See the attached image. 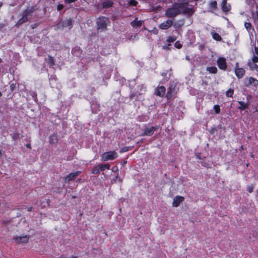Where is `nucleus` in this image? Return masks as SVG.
Wrapping results in <instances>:
<instances>
[{"label": "nucleus", "instance_id": "nucleus-17", "mask_svg": "<svg viewBox=\"0 0 258 258\" xmlns=\"http://www.w3.org/2000/svg\"><path fill=\"white\" fill-rule=\"evenodd\" d=\"M209 12H212L217 8V3L216 1H213L209 2L208 5Z\"/></svg>", "mask_w": 258, "mask_h": 258}, {"label": "nucleus", "instance_id": "nucleus-13", "mask_svg": "<svg viewBox=\"0 0 258 258\" xmlns=\"http://www.w3.org/2000/svg\"><path fill=\"white\" fill-rule=\"evenodd\" d=\"M166 88L164 86H158L155 90V95L159 97H163L165 95Z\"/></svg>", "mask_w": 258, "mask_h": 258}, {"label": "nucleus", "instance_id": "nucleus-30", "mask_svg": "<svg viewBox=\"0 0 258 258\" xmlns=\"http://www.w3.org/2000/svg\"><path fill=\"white\" fill-rule=\"evenodd\" d=\"M50 67H52L54 64V60L52 56L48 55V60L47 61Z\"/></svg>", "mask_w": 258, "mask_h": 258}, {"label": "nucleus", "instance_id": "nucleus-44", "mask_svg": "<svg viewBox=\"0 0 258 258\" xmlns=\"http://www.w3.org/2000/svg\"><path fill=\"white\" fill-rule=\"evenodd\" d=\"M118 178V174L117 173L116 175H115V176L112 179H111V183H115L116 182V180L117 179V178Z\"/></svg>", "mask_w": 258, "mask_h": 258}, {"label": "nucleus", "instance_id": "nucleus-55", "mask_svg": "<svg viewBox=\"0 0 258 258\" xmlns=\"http://www.w3.org/2000/svg\"><path fill=\"white\" fill-rule=\"evenodd\" d=\"M46 203H47V204L48 205V206H49L50 203V200L49 199L47 200Z\"/></svg>", "mask_w": 258, "mask_h": 258}, {"label": "nucleus", "instance_id": "nucleus-32", "mask_svg": "<svg viewBox=\"0 0 258 258\" xmlns=\"http://www.w3.org/2000/svg\"><path fill=\"white\" fill-rule=\"evenodd\" d=\"M184 25V22L183 20H180L176 22L174 24V26L176 28H181Z\"/></svg>", "mask_w": 258, "mask_h": 258}, {"label": "nucleus", "instance_id": "nucleus-1", "mask_svg": "<svg viewBox=\"0 0 258 258\" xmlns=\"http://www.w3.org/2000/svg\"><path fill=\"white\" fill-rule=\"evenodd\" d=\"M36 10V6H35L27 7L23 11L22 17L17 22L16 26L18 27L29 21L32 18L33 14Z\"/></svg>", "mask_w": 258, "mask_h": 258}, {"label": "nucleus", "instance_id": "nucleus-51", "mask_svg": "<svg viewBox=\"0 0 258 258\" xmlns=\"http://www.w3.org/2000/svg\"><path fill=\"white\" fill-rule=\"evenodd\" d=\"M170 45V44H168L167 45H164L163 46V49H168L169 46Z\"/></svg>", "mask_w": 258, "mask_h": 258}, {"label": "nucleus", "instance_id": "nucleus-42", "mask_svg": "<svg viewBox=\"0 0 258 258\" xmlns=\"http://www.w3.org/2000/svg\"><path fill=\"white\" fill-rule=\"evenodd\" d=\"M63 5L62 4H58L57 6V10L58 11H60L63 9Z\"/></svg>", "mask_w": 258, "mask_h": 258}, {"label": "nucleus", "instance_id": "nucleus-39", "mask_svg": "<svg viewBox=\"0 0 258 258\" xmlns=\"http://www.w3.org/2000/svg\"><path fill=\"white\" fill-rule=\"evenodd\" d=\"M174 46L176 48H177L178 49H180L182 47V45L180 43V42L179 41H177L174 43Z\"/></svg>", "mask_w": 258, "mask_h": 258}, {"label": "nucleus", "instance_id": "nucleus-59", "mask_svg": "<svg viewBox=\"0 0 258 258\" xmlns=\"http://www.w3.org/2000/svg\"><path fill=\"white\" fill-rule=\"evenodd\" d=\"M2 62V59L1 58H0V64Z\"/></svg>", "mask_w": 258, "mask_h": 258}, {"label": "nucleus", "instance_id": "nucleus-47", "mask_svg": "<svg viewBox=\"0 0 258 258\" xmlns=\"http://www.w3.org/2000/svg\"><path fill=\"white\" fill-rule=\"evenodd\" d=\"M254 53L255 55H258V47H254Z\"/></svg>", "mask_w": 258, "mask_h": 258}, {"label": "nucleus", "instance_id": "nucleus-38", "mask_svg": "<svg viewBox=\"0 0 258 258\" xmlns=\"http://www.w3.org/2000/svg\"><path fill=\"white\" fill-rule=\"evenodd\" d=\"M16 88V83H12L10 84V90L12 92H13L15 90Z\"/></svg>", "mask_w": 258, "mask_h": 258}, {"label": "nucleus", "instance_id": "nucleus-8", "mask_svg": "<svg viewBox=\"0 0 258 258\" xmlns=\"http://www.w3.org/2000/svg\"><path fill=\"white\" fill-rule=\"evenodd\" d=\"M217 64L218 68L222 70L225 71L227 67L226 59L223 57H219L217 60Z\"/></svg>", "mask_w": 258, "mask_h": 258}, {"label": "nucleus", "instance_id": "nucleus-12", "mask_svg": "<svg viewBox=\"0 0 258 258\" xmlns=\"http://www.w3.org/2000/svg\"><path fill=\"white\" fill-rule=\"evenodd\" d=\"M184 200V198L180 196H176L173 199L172 206L174 207H178L180 204Z\"/></svg>", "mask_w": 258, "mask_h": 258}, {"label": "nucleus", "instance_id": "nucleus-21", "mask_svg": "<svg viewBox=\"0 0 258 258\" xmlns=\"http://www.w3.org/2000/svg\"><path fill=\"white\" fill-rule=\"evenodd\" d=\"M211 34L213 39L218 41H220L222 40V38L221 36L218 33L216 32H212Z\"/></svg>", "mask_w": 258, "mask_h": 258}, {"label": "nucleus", "instance_id": "nucleus-56", "mask_svg": "<svg viewBox=\"0 0 258 258\" xmlns=\"http://www.w3.org/2000/svg\"><path fill=\"white\" fill-rule=\"evenodd\" d=\"M240 150H244V148H243V145H241L240 147Z\"/></svg>", "mask_w": 258, "mask_h": 258}, {"label": "nucleus", "instance_id": "nucleus-50", "mask_svg": "<svg viewBox=\"0 0 258 258\" xmlns=\"http://www.w3.org/2000/svg\"><path fill=\"white\" fill-rule=\"evenodd\" d=\"M28 212H32L33 211V208L32 207H29L27 209Z\"/></svg>", "mask_w": 258, "mask_h": 258}, {"label": "nucleus", "instance_id": "nucleus-58", "mask_svg": "<svg viewBox=\"0 0 258 258\" xmlns=\"http://www.w3.org/2000/svg\"><path fill=\"white\" fill-rule=\"evenodd\" d=\"M72 258H78L77 256H73Z\"/></svg>", "mask_w": 258, "mask_h": 258}, {"label": "nucleus", "instance_id": "nucleus-52", "mask_svg": "<svg viewBox=\"0 0 258 258\" xmlns=\"http://www.w3.org/2000/svg\"><path fill=\"white\" fill-rule=\"evenodd\" d=\"M37 26H38V24H34L32 25V29H34V28H36Z\"/></svg>", "mask_w": 258, "mask_h": 258}, {"label": "nucleus", "instance_id": "nucleus-5", "mask_svg": "<svg viewBox=\"0 0 258 258\" xmlns=\"http://www.w3.org/2000/svg\"><path fill=\"white\" fill-rule=\"evenodd\" d=\"M160 128L159 125L148 127L145 125L143 132L141 134L142 136H151L154 134L155 131H157Z\"/></svg>", "mask_w": 258, "mask_h": 258}, {"label": "nucleus", "instance_id": "nucleus-24", "mask_svg": "<svg viewBox=\"0 0 258 258\" xmlns=\"http://www.w3.org/2000/svg\"><path fill=\"white\" fill-rule=\"evenodd\" d=\"M206 157H204V158L200 161L199 163L203 166V167H205L206 168H209L210 164L209 163V161H207L206 159Z\"/></svg>", "mask_w": 258, "mask_h": 258}, {"label": "nucleus", "instance_id": "nucleus-14", "mask_svg": "<svg viewBox=\"0 0 258 258\" xmlns=\"http://www.w3.org/2000/svg\"><path fill=\"white\" fill-rule=\"evenodd\" d=\"M173 24V22L171 20H167V21L162 23L159 25V28L161 29L166 30L169 28Z\"/></svg>", "mask_w": 258, "mask_h": 258}, {"label": "nucleus", "instance_id": "nucleus-2", "mask_svg": "<svg viewBox=\"0 0 258 258\" xmlns=\"http://www.w3.org/2000/svg\"><path fill=\"white\" fill-rule=\"evenodd\" d=\"M189 1L179 2L174 5L178 8L182 9L183 14L192 15L194 13V10L192 7H189Z\"/></svg>", "mask_w": 258, "mask_h": 258}, {"label": "nucleus", "instance_id": "nucleus-9", "mask_svg": "<svg viewBox=\"0 0 258 258\" xmlns=\"http://www.w3.org/2000/svg\"><path fill=\"white\" fill-rule=\"evenodd\" d=\"M239 63L236 62L235 67V74L238 79L242 78L245 74V71L243 68H238Z\"/></svg>", "mask_w": 258, "mask_h": 258}, {"label": "nucleus", "instance_id": "nucleus-49", "mask_svg": "<svg viewBox=\"0 0 258 258\" xmlns=\"http://www.w3.org/2000/svg\"><path fill=\"white\" fill-rule=\"evenodd\" d=\"M118 170V168L117 166L114 167L112 169V171L113 172H116Z\"/></svg>", "mask_w": 258, "mask_h": 258}, {"label": "nucleus", "instance_id": "nucleus-36", "mask_svg": "<svg viewBox=\"0 0 258 258\" xmlns=\"http://www.w3.org/2000/svg\"><path fill=\"white\" fill-rule=\"evenodd\" d=\"M244 26L247 30H250L252 28V25L249 22H245L244 24Z\"/></svg>", "mask_w": 258, "mask_h": 258}, {"label": "nucleus", "instance_id": "nucleus-15", "mask_svg": "<svg viewBox=\"0 0 258 258\" xmlns=\"http://www.w3.org/2000/svg\"><path fill=\"white\" fill-rule=\"evenodd\" d=\"M15 241L18 243H26L28 242L29 240V237L27 235H25L23 236H17L15 237Z\"/></svg>", "mask_w": 258, "mask_h": 258}, {"label": "nucleus", "instance_id": "nucleus-54", "mask_svg": "<svg viewBox=\"0 0 258 258\" xmlns=\"http://www.w3.org/2000/svg\"><path fill=\"white\" fill-rule=\"evenodd\" d=\"M117 180L120 183H121L122 182V179H121L119 176L118 178H117Z\"/></svg>", "mask_w": 258, "mask_h": 258}, {"label": "nucleus", "instance_id": "nucleus-57", "mask_svg": "<svg viewBox=\"0 0 258 258\" xmlns=\"http://www.w3.org/2000/svg\"><path fill=\"white\" fill-rule=\"evenodd\" d=\"M250 157L252 158H254V155H253V154H251Z\"/></svg>", "mask_w": 258, "mask_h": 258}, {"label": "nucleus", "instance_id": "nucleus-53", "mask_svg": "<svg viewBox=\"0 0 258 258\" xmlns=\"http://www.w3.org/2000/svg\"><path fill=\"white\" fill-rule=\"evenodd\" d=\"M127 160H124L122 163V166H124L126 163H127Z\"/></svg>", "mask_w": 258, "mask_h": 258}, {"label": "nucleus", "instance_id": "nucleus-61", "mask_svg": "<svg viewBox=\"0 0 258 258\" xmlns=\"http://www.w3.org/2000/svg\"><path fill=\"white\" fill-rule=\"evenodd\" d=\"M1 155H2V152H1V151L0 150V156H1Z\"/></svg>", "mask_w": 258, "mask_h": 258}, {"label": "nucleus", "instance_id": "nucleus-27", "mask_svg": "<svg viewBox=\"0 0 258 258\" xmlns=\"http://www.w3.org/2000/svg\"><path fill=\"white\" fill-rule=\"evenodd\" d=\"M234 90L233 89H231V88H229L226 92V93H225V95L227 97H230V98H233V94H234Z\"/></svg>", "mask_w": 258, "mask_h": 258}, {"label": "nucleus", "instance_id": "nucleus-11", "mask_svg": "<svg viewBox=\"0 0 258 258\" xmlns=\"http://www.w3.org/2000/svg\"><path fill=\"white\" fill-rule=\"evenodd\" d=\"M221 9L224 13H227L231 9V5L227 3V0H222L221 4Z\"/></svg>", "mask_w": 258, "mask_h": 258}, {"label": "nucleus", "instance_id": "nucleus-37", "mask_svg": "<svg viewBox=\"0 0 258 258\" xmlns=\"http://www.w3.org/2000/svg\"><path fill=\"white\" fill-rule=\"evenodd\" d=\"M253 188H254V187H253V184H252L250 185H249L247 186V190L249 193H251L253 192Z\"/></svg>", "mask_w": 258, "mask_h": 258}, {"label": "nucleus", "instance_id": "nucleus-26", "mask_svg": "<svg viewBox=\"0 0 258 258\" xmlns=\"http://www.w3.org/2000/svg\"><path fill=\"white\" fill-rule=\"evenodd\" d=\"M249 84L253 86H256L258 84V81L252 77L249 78Z\"/></svg>", "mask_w": 258, "mask_h": 258}, {"label": "nucleus", "instance_id": "nucleus-29", "mask_svg": "<svg viewBox=\"0 0 258 258\" xmlns=\"http://www.w3.org/2000/svg\"><path fill=\"white\" fill-rule=\"evenodd\" d=\"M255 63H252L251 62H248V66L251 68L252 70H255L258 71V65L255 64Z\"/></svg>", "mask_w": 258, "mask_h": 258}, {"label": "nucleus", "instance_id": "nucleus-43", "mask_svg": "<svg viewBox=\"0 0 258 258\" xmlns=\"http://www.w3.org/2000/svg\"><path fill=\"white\" fill-rule=\"evenodd\" d=\"M32 97L34 99V100L37 102V101H38V99H37V94L36 92H34L33 95H32Z\"/></svg>", "mask_w": 258, "mask_h": 258}, {"label": "nucleus", "instance_id": "nucleus-35", "mask_svg": "<svg viewBox=\"0 0 258 258\" xmlns=\"http://www.w3.org/2000/svg\"><path fill=\"white\" fill-rule=\"evenodd\" d=\"M138 4V2L136 0H130L128 2L129 6H137Z\"/></svg>", "mask_w": 258, "mask_h": 258}, {"label": "nucleus", "instance_id": "nucleus-46", "mask_svg": "<svg viewBox=\"0 0 258 258\" xmlns=\"http://www.w3.org/2000/svg\"><path fill=\"white\" fill-rule=\"evenodd\" d=\"M196 158L197 159H199L202 160L204 159V158H202L200 153H199L198 154H196Z\"/></svg>", "mask_w": 258, "mask_h": 258}, {"label": "nucleus", "instance_id": "nucleus-45", "mask_svg": "<svg viewBox=\"0 0 258 258\" xmlns=\"http://www.w3.org/2000/svg\"><path fill=\"white\" fill-rule=\"evenodd\" d=\"M77 1L78 0H64V3L66 4H70V3H74Z\"/></svg>", "mask_w": 258, "mask_h": 258}, {"label": "nucleus", "instance_id": "nucleus-6", "mask_svg": "<svg viewBox=\"0 0 258 258\" xmlns=\"http://www.w3.org/2000/svg\"><path fill=\"white\" fill-rule=\"evenodd\" d=\"M180 14V11L177 7H172L167 9L166 16L168 18H173Z\"/></svg>", "mask_w": 258, "mask_h": 258}, {"label": "nucleus", "instance_id": "nucleus-20", "mask_svg": "<svg viewBox=\"0 0 258 258\" xmlns=\"http://www.w3.org/2000/svg\"><path fill=\"white\" fill-rule=\"evenodd\" d=\"M238 103L239 104L238 108L241 110H244L245 109L248 108L249 106L248 102H244L242 101H238Z\"/></svg>", "mask_w": 258, "mask_h": 258}, {"label": "nucleus", "instance_id": "nucleus-3", "mask_svg": "<svg viewBox=\"0 0 258 258\" xmlns=\"http://www.w3.org/2000/svg\"><path fill=\"white\" fill-rule=\"evenodd\" d=\"M108 19L105 17H99L96 21V25L98 30L104 31L107 29V21Z\"/></svg>", "mask_w": 258, "mask_h": 258}, {"label": "nucleus", "instance_id": "nucleus-33", "mask_svg": "<svg viewBox=\"0 0 258 258\" xmlns=\"http://www.w3.org/2000/svg\"><path fill=\"white\" fill-rule=\"evenodd\" d=\"M213 109H214L215 112L216 114H219L220 112V106L218 104L215 105L213 106Z\"/></svg>", "mask_w": 258, "mask_h": 258}, {"label": "nucleus", "instance_id": "nucleus-60", "mask_svg": "<svg viewBox=\"0 0 258 258\" xmlns=\"http://www.w3.org/2000/svg\"><path fill=\"white\" fill-rule=\"evenodd\" d=\"M2 95V93H1V92L0 91V97H1Z\"/></svg>", "mask_w": 258, "mask_h": 258}, {"label": "nucleus", "instance_id": "nucleus-7", "mask_svg": "<svg viewBox=\"0 0 258 258\" xmlns=\"http://www.w3.org/2000/svg\"><path fill=\"white\" fill-rule=\"evenodd\" d=\"M176 94L175 86L172 85L168 88L165 97L167 100H170L173 97H175Z\"/></svg>", "mask_w": 258, "mask_h": 258}, {"label": "nucleus", "instance_id": "nucleus-25", "mask_svg": "<svg viewBox=\"0 0 258 258\" xmlns=\"http://www.w3.org/2000/svg\"><path fill=\"white\" fill-rule=\"evenodd\" d=\"M100 167V170H101V171L105 170V169H110V165L109 164H99Z\"/></svg>", "mask_w": 258, "mask_h": 258}, {"label": "nucleus", "instance_id": "nucleus-34", "mask_svg": "<svg viewBox=\"0 0 258 258\" xmlns=\"http://www.w3.org/2000/svg\"><path fill=\"white\" fill-rule=\"evenodd\" d=\"M176 39V37L175 36H169L168 38L167 39V41L168 42H174Z\"/></svg>", "mask_w": 258, "mask_h": 258}, {"label": "nucleus", "instance_id": "nucleus-19", "mask_svg": "<svg viewBox=\"0 0 258 258\" xmlns=\"http://www.w3.org/2000/svg\"><path fill=\"white\" fill-rule=\"evenodd\" d=\"M113 2L111 0L104 1L102 3V9H108L112 7Z\"/></svg>", "mask_w": 258, "mask_h": 258}, {"label": "nucleus", "instance_id": "nucleus-28", "mask_svg": "<svg viewBox=\"0 0 258 258\" xmlns=\"http://www.w3.org/2000/svg\"><path fill=\"white\" fill-rule=\"evenodd\" d=\"M100 171H101V170H100V167H99V165L95 166L92 169V173L94 174H98L100 173Z\"/></svg>", "mask_w": 258, "mask_h": 258}, {"label": "nucleus", "instance_id": "nucleus-48", "mask_svg": "<svg viewBox=\"0 0 258 258\" xmlns=\"http://www.w3.org/2000/svg\"><path fill=\"white\" fill-rule=\"evenodd\" d=\"M26 147L29 149H32V147H31V144L30 143H27L26 144Z\"/></svg>", "mask_w": 258, "mask_h": 258}, {"label": "nucleus", "instance_id": "nucleus-16", "mask_svg": "<svg viewBox=\"0 0 258 258\" xmlns=\"http://www.w3.org/2000/svg\"><path fill=\"white\" fill-rule=\"evenodd\" d=\"M58 141V136L56 134H53L49 137V143L51 145H55Z\"/></svg>", "mask_w": 258, "mask_h": 258}, {"label": "nucleus", "instance_id": "nucleus-22", "mask_svg": "<svg viewBox=\"0 0 258 258\" xmlns=\"http://www.w3.org/2000/svg\"><path fill=\"white\" fill-rule=\"evenodd\" d=\"M137 18L136 20H134L131 23V25L133 27H140L142 26V22L141 21L137 20Z\"/></svg>", "mask_w": 258, "mask_h": 258}, {"label": "nucleus", "instance_id": "nucleus-41", "mask_svg": "<svg viewBox=\"0 0 258 258\" xmlns=\"http://www.w3.org/2000/svg\"><path fill=\"white\" fill-rule=\"evenodd\" d=\"M130 150V147H124L122 148L119 151L120 153H123L127 152Z\"/></svg>", "mask_w": 258, "mask_h": 258}, {"label": "nucleus", "instance_id": "nucleus-40", "mask_svg": "<svg viewBox=\"0 0 258 258\" xmlns=\"http://www.w3.org/2000/svg\"><path fill=\"white\" fill-rule=\"evenodd\" d=\"M252 61L253 63L258 62V55L253 54L252 57Z\"/></svg>", "mask_w": 258, "mask_h": 258}, {"label": "nucleus", "instance_id": "nucleus-4", "mask_svg": "<svg viewBox=\"0 0 258 258\" xmlns=\"http://www.w3.org/2000/svg\"><path fill=\"white\" fill-rule=\"evenodd\" d=\"M118 157L117 153L114 151H109L105 152L101 155V160L106 161L107 160H112L116 159Z\"/></svg>", "mask_w": 258, "mask_h": 258}, {"label": "nucleus", "instance_id": "nucleus-18", "mask_svg": "<svg viewBox=\"0 0 258 258\" xmlns=\"http://www.w3.org/2000/svg\"><path fill=\"white\" fill-rule=\"evenodd\" d=\"M62 27H68L71 29L72 27V20L71 19L65 20L61 23Z\"/></svg>", "mask_w": 258, "mask_h": 258}, {"label": "nucleus", "instance_id": "nucleus-10", "mask_svg": "<svg viewBox=\"0 0 258 258\" xmlns=\"http://www.w3.org/2000/svg\"><path fill=\"white\" fill-rule=\"evenodd\" d=\"M81 171H77L74 173H71L69 174L64 179V182L68 183L70 181L74 180L77 176H78L81 174Z\"/></svg>", "mask_w": 258, "mask_h": 258}, {"label": "nucleus", "instance_id": "nucleus-23", "mask_svg": "<svg viewBox=\"0 0 258 258\" xmlns=\"http://www.w3.org/2000/svg\"><path fill=\"white\" fill-rule=\"evenodd\" d=\"M206 70L210 74H216L218 71L216 67H208Z\"/></svg>", "mask_w": 258, "mask_h": 258}, {"label": "nucleus", "instance_id": "nucleus-31", "mask_svg": "<svg viewBox=\"0 0 258 258\" xmlns=\"http://www.w3.org/2000/svg\"><path fill=\"white\" fill-rule=\"evenodd\" d=\"M11 136L14 141H16L20 139V135L18 133H14L11 134Z\"/></svg>", "mask_w": 258, "mask_h": 258}]
</instances>
